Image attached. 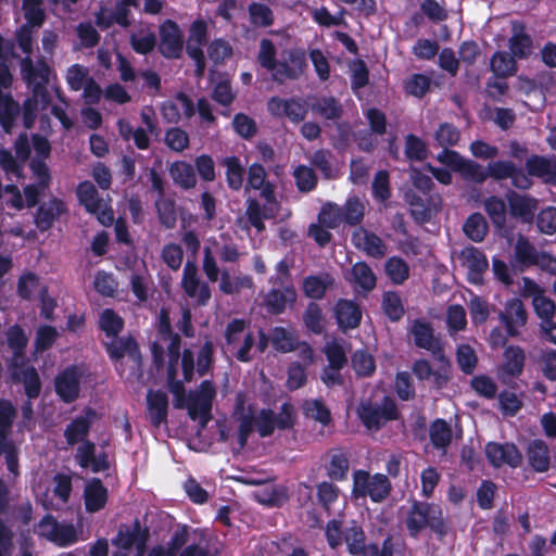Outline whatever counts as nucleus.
Segmentation results:
<instances>
[{
  "label": "nucleus",
  "mask_w": 556,
  "mask_h": 556,
  "mask_svg": "<svg viewBox=\"0 0 556 556\" xmlns=\"http://www.w3.org/2000/svg\"><path fill=\"white\" fill-rule=\"evenodd\" d=\"M295 409L291 404L281 405L279 413L271 409H256L251 400L242 393L237 394L231 421H218L219 439L231 445L233 451H241L252 433L256 430L262 438L271 435L275 429H288L294 425Z\"/></svg>",
  "instance_id": "obj_1"
},
{
  "label": "nucleus",
  "mask_w": 556,
  "mask_h": 556,
  "mask_svg": "<svg viewBox=\"0 0 556 556\" xmlns=\"http://www.w3.org/2000/svg\"><path fill=\"white\" fill-rule=\"evenodd\" d=\"M33 28L34 26L22 25L16 31L17 43L27 55L21 63L22 75L33 91L31 97L24 103L23 122L26 128L33 127L37 113L45 110L49 103L46 89L49 81V66L41 61L34 64L29 58L33 52Z\"/></svg>",
  "instance_id": "obj_2"
},
{
  "label": "nucleus",
  "mask_w": 556,
  "mask_h": 556,
  "mask_svg": "<svg viewBox=\"0 0 556 556\" xmlns=\"http://www.w3.org/2000/svg\"><path fill=\"white\" fill-rule=\"evenodd\" d=\"M248 186L252 189L260 190L261 197L265 203L262 206L255 200H249L247 215L249 222L258 231L264 229V220L280 217L281 219L290 216L289 211L280 213V205L275 198V187L266 181V172L260 164H252L248 172Z\"/></svg>",
  "instance_id": "obj_3"
},
{
  "label": "nucleus",
  "mask_w": 556,
  "mask_h": 556,
  "mask_svg": "<svg viewBox=\"0 0 556 556\" xmlns=\"http://www.w3.org/2000/svg\"><path fill=\"white\" fill-rule=\"evenodd\" d=\"M168 383L169 390L175 396V407L186 406L190 418L198 421L201 428H204L212 417V402L216 395L213 383L208 380L203 381L197 390L189 393L186 401L184 386L176 380V370L173 364L168 368Z\"/></svg>",
  "instance_id": "obj_4"
},
{
  "label": "nucleus",
  "mask_w": 556,
  "mask_h": 556,
  "mask_svg": "<svg viewBox=\"0 0 556 556\" xmlns=\"http://www.w3.org/2000/svg\"><path fill=\"white\" fill-rule=\"evenodd\" d=\"M391 489L389 478L382 473L370 475L365 470L353 473L352 494L356 498L369 496L372 502L380 503L390 495Z\"/></svg>",
  "instance_id": "obj_5"
},
{
  "label": "nucleus",
  "mask_w": 556,
  "mask_h": 556,
  "mask_svg": "<svg viewBox=\"0 0 556 556\" xmlns=\"http://www.w3.org/2000/svg\"><path fill=\"white\" fill-rule=\"evenodd\" d=\"M442 526V510L435 504L416 502L406 518V527L412 535H417L426 527L440 530Z\"/></svg>",
  "instance_id": "obj_6"
},
{
  "label": "nucleus",
  "mask_w": 556,
  "mask_h": 556,
  "mask_svg": "<svg viewBox=\"0 0 556 556\" xmlns=\"http://www.w3.org/2000/svg\"><path fill=\"white\" fill-rule=\"evenodd\" d=\"M215 254H218L223 262L235 263L239 260V251L232 243H220L216 239H208L204 247L203 270L210 281L218 280L219 268L217 266Z\"/></svg>",
  "instance_id": "obj_7"
},
{
  "label": "nucleus",
  "mask_w": 556,
  "mask_h": 556,
  "mask_svg": "<svg viewBox=\"0 0 556 556\" xmlns=\"http://www.w3.org/2000/svg\"><path fill=\"white\" fill-rule=\"evenodd\" d=\"M111 358L116 362V369L123 375L125 372L123 359L129 364L130 375L139 379L141 377V356L136 342L130 339H115L106 345Z\"/></svg>",
  "instance_id": "obj_8"
},
{
  "label": "nucleus",
  "mask_w": 556,
  "mask_h": 556,
  "mask_svg": "<svg viewBox=\"0 0 556 556\" xmlns=\"http://www.w3.org/2000/svg\"><path fill=\"white\" fill-rule=\"evenodd\" d=\"M15 409L11 402L0 400V455L5 454L7 467L10 472L17 475V455L15 445L8 440L11 431Z\"/></svg>",
  "instance_id": "obj_9"
},
{
  "label": "nucleus",
  "mask_w": 556,
  "mask_h": 556,
  "mask_svg": "<svg viewBox=\"0 0 556 556\" xmlns=\"http://www.w3.org/2000/svg\"><path fill=\"white\" fill-rule=\"evenodd\" d=\"M77 197L85 208L97 216L100 224L110 226L114 222L113 210L108 203L98 197V191L92 182L83 181L77 187Z\"/></svg>",
  "instance_id": "obj_10"
},
{
  "label": "nucleus",
  "mask_w": 556,
  "mask_h": 556,
  "mask_svg": "<svg viewBox=\"0 0 556 556\" xmlns=\"http://www.w3.org/2000/svg\"><path fill=\"white\" fill-rule=\"evenodd\" d=\"M306 65L305 54L299 50H286L275 65L271 77L274 80L283 83L288 79L300 77Z\"/></svg>",
  "instance_id": "obj_11"
},
{
  "label": "nucleus",
  "mask_w": 556,
  "mask_h": 556,
  "mask_svg": "<svg viewBox=\"0 0 556 556\" xmlns=\"http://www.w3.org/2000/svg\"><path fill=\"white\" fill-rule=\"evenodd\" d=\"M358 416L367 429L377 430L388 420L396 419L397 409L392 400L384 399L380 406L369 403L362 404L358 408Z\"/></svg>",
  "instance_id": "obj_12"
},
{
  "label": "nucleus",
  "mask_w": 556,
  "mask_h": 556,
  "mask_svg": "<svg viewBox=\"0 0 556 556\" xmlns=\"http://www.w3.org/2000/svg\"><path fill=\"white\" fill-rule=\"evenodd\" d=\"M521 290L525 296L532 299V305L538 317L543 321L553 319L555 303L545 295L544 290L532 279L522 278Z\"/></svg>",
  "instance_id": "obj_13"
},
{
  "label": "nucleus",
  "mask_w": 556,
  "mask_h": 556,
  "mask_svg": "<svg viewBox=\"0 0 556 556\" xmlns=\"http://www.w3.org/2000/svg\"><path fill=\"white\" fill-rule=\"evenodd\" d=\"M38 533L60 546H66L77 541L76 531L72 525L59 523L50 516L39 522Z\"/></svg>",
  "instance_id": "obj_14"
},
{
  "label": "nucleus",
  "mask_w": 556,
  "mask_h": 556,
  "mask_svg": "<svg viewBox=\"0 0 556 556\" xmlns=\"http://www.w3.org/2000/svg\"><path fill=\"white\" fill-rule=\"evenodd\" d=\"M508 213L521 223H532L539 208V200L529 194L510 191L506 194Z\"/></svg>",
  "instance_id": "obj_15"
},
{
  "label": "nucleus",
  "mask_w": 556,
  "mask_h": 556,
  "mask_svg": "<svg viewBox=\"0 0 556 556\" xmlns=\"http://www.w3.org/2000/svg\"><path fill=\"white\" fill-rule=\"evenodd\" d=\"M181 287L185 293L199 305H205L211 298L208 286L201 281L197 266L191 262L186 263L184 267Z\"/></svg>",
  "instance_id": "obj_16"
},
{
  "label": "nucleus",
  "mask_w": 556,
  "mask_h": 556,
  "mask_svg": "<svg viewBox=\"0 0 556 556\" xmlns=\"http://www.w3.org/2000/svg\"><path fill=\"white\" fill-rule=\"evenodd\" d=\"M149 538V532L142 529L139 523L134 527H121L113 544L118 549L129 551L135 547L136 556H143Z\"/></svg>",
  "instance_id": "obj_17"
},
{
  "label": "nucleus",
  "mask_w": 556,
  "mask_h": 556,
  "mask_svg": "<svg viewBox=\"0 0 556 556\" xmlns=\"http://www.w3.org/2000/svg\"><path fill=\"white\" fill-rule=\"evenodd\" d=\"M207 24L202 20L194 21L189 29L187 41L188 54L194 60L197 65V75L201 76L204 72L205 62L202 51V45L206 41Z\"/></svg>",
  "instance_id": "obj_18"
},
{
  "label": "nucleus",
  "mask_w": 556,
  "mask_h": 556,
  "mask_svg": "<svg viewBox=\"0 0 556 556\" xmlns=\"http://www.w3.org/2000/svg\"><path fill=\"white\" fill-rule=\"evenodd\" d=\"M498 317L509 337H517L527 324V312L519 299L507 301Z\"/></svg>",
  "instance_id": "obj_19"
},
{
  "label": "nucleus",
  "mask_w": 556,
  "mask_h": 556,
  "mask_svg": "<svg viewBox=\"0 0 556 556\" xmlns=\"http://www.w3.org/2000/svg\"><path fill=\"white\" fill-rule=\"evenodd\" d=\"M344 279L357 293H368L375 289L377 278L372 269L365 262H357L343 274Z\"/></svg>",
  "instance_id": "obj_20"
},
{
  "label": "nucleus",
  "mask_w": 556,
  "mask_h": 556,
  "mask_svg": "<svg viewBox=\"0 0 556 556\" xmlns=\"http://www.w3.org/2000/svg\"><path fill=\"white\" fill-rule=\"evenodd\" d=\"M485 454L489 462L495 467L508 465L515 468L520 466L522 462L521 453L517 446L511 443H488L485 446Z\"/></svg>",
  "instance_id": "obj_21"
},
{
  "label": "nucleus",
  "mask_w": 556,
  "mask_h": 556,
  "mask_svg": "<svg viewBox=\"0 0 556 556\" xmlns=\"http://www.w3.org/2000/svg\"><path fill=\"white\" fill-rule=\"evenodd\" d=\"M83 372L77 367H70L61 371L54 381L56 394L64 402L75 401L80 391V379Z\"/></svg>",
  "instance_id": "obj_22"
},
{
  "label": "nucleus",
  "mask_w": 556,
  "mask_h": 556,
  "mask_svg": "<svg viewBox=\"0 0 556 556\" xmlns=\"http://www.w3.org/2000/svg\"><path fill=\"white\" fill-rule=\"evenodd\" d=\"M459 260L462 266L467 270L469 281L480 285L482 282V275L489 267L484 254L473 247H468L460 252Z\"/></svg>",
  "instance_id": "obj_23"
},
{
  "label": "nucleus",
  "mask_w": 556,
  "mask_h": 556,
  "mask_svg": "<svg viewBox=\"0 0 556 556\" xmlns=\"http://www.w3.org/2000/svg\"><path fill=\"white\" fill-rule=\"evenodd\" d=\"M352 241L356 249L374 258H381L388 252L384 241L363 227L353 232Z\"/></svg>",
  "instance_id": "obj_24"
},
{
  "label": "nucleus",
  "mask_w": 556,
  "mask_h": 556,
  "mask_svg": "<svg viewBox=\"0 0 556 556\" xmlns=\"http://www.w3.org/2000/svg\"><path fill=\"white\" fill-rule=\"evenodd\" d=\"M160 50L166 58H178L182 51L184 40L178 25L172 21L160 27Z\"/></svg>",
  "instance_id": "obj_25"
},
{
  "label": "nucleus",
  "mask_w": 556,
  "mask_h": 556,
  "mask_svg": "<svg viewBox=\"0 0 556 556\" xmlns=\"http://www.w3.org/2000/svg\"><path fill=\"white\" fill-rule=\"evenodd\" d=\"M161 113L167 123L176 124L181 118H189L193 115V102L185 93L180 92L162 104Z\"/></svg>",
  "instance_id": "obj_26"
},
{
  "label": "nucleus",
  "mask_w": 556,
  "mask_h": 556,
  "mask_svg": "<svg viewBox=\"0 0 556 556\" xmlns=\"http://www.w3.org/2000/svg\"><path fill=\"white\" fill-rule=\"evenodd\" d=\"M268 111L278 117H288L291 122L299 123L306 115L305 106L296 100L271 98L267 104Z\"/></svg>",
  "instance_id": "obj_27"
},
{
  "label": "nucleus",
  "mask_w": 556,
  "mask_h": 556,
  "mask_svg": "<svg viewBox=\"0 0 556 556\" xmlns=\"http://www.w3.org/2000/svg\"><path fill=\"white\" fill-rule=\"evenodd\" d=\"M37 182L24 188L27 206L33 207L37 204L39 195L49 186L50 176L47 166L40 160H33L30 163Z\"/></svg>",
  "instance_id": "obj_28"
},
{
  "label": "nucleus",
  "mask_w": 556,
  "mask_h": 556,
  "mask_svg": "<svg viewBox=\"0 0 556 556\" xmlns=\"http://www.w3.org/2000/svg\"><path fill=\"white\" fill-rule=\"evenodd\" d=\"M527 459L534 471H547L551 465L549 448L547 444L540 439L532 440L527 447Z\"/></svg>",
  "instance_id": "obj_29"
},
{
  "label": "nucleus",
  "mask_w": 556,
  "mask_h": 556,
  "mask_svg": "<svg viewBox=\"0 0 556 556\" xmlns=\"http://www.w3.org/2000/svg\"><path fill=\"white\" fill-rule=\"evenodd\" d=\"M336 317L340 328L354 329L361 324L359 306L351 300H340L336 305Z\"/></svg>",
  "instance_id": "obj_30"
},
{
  "label": "nucleus",
  "mask_w": 556,
  "mask_h": 556,
  "mask_svg": "<svg viewBox=\"0 0 556 556\" xmlns=\"http://www.w3.org/2000/svg\"><path fill=\"white\" fill-rule=\"evenodd\" d=\"M526 165L529 175L539 177L545 182L556 185V159L532 156L527 161Z\"/></svg>",
  "instance_id": "obj_31"
},
{
  "label": "nucleus",
  "mask_w": 556,
  "mask_h": 556,
  "mask_svg": "<svg viewBox=\"0 0 556 556\" xmlns=\"http://www.w3.org/2000/svg\"><path fill=\"white\" fill-rule=\"evenodd\" d=\"M86 509L96 513L102 509L108 502V490L99 479L87 482L84 491Z\"/></svg>",
  "instance_id": "obj_32"
},
{
  "label": "nucleus",
  "mask_w": 556,
  "mask_h": 556,
  "mask_svg": "<svg viewBox=\"0 0 556 556\" xmlns=\"http://www.w3.org/2000/svg\"><path fill=\"white\" fill-rule=\"evenodd\" d=\"M76 458L81 467L90 468L94 472L104 470L109 466L106 456L103 454L96 455L94 445L89 441L79 445Z\"/></svg>",
  "instance_id": "obj_33"
},
{
  "label": "nucleus",
  "mask_w": 556,
  "mask_h": 556,
  "mask_svg": "<svg viewBox=\"0 0 556 556\" xmlns=\"http://www.w3.org/2000/svg\"><path fill=\"white\" fill-rule=\"evenodd\" d=\"M65 212L66 205L62 200L51 199L38 208L36 224L40 229L47 230Z\"/></svg>",
  "instance_id": "obj_34"
},
{
  "label": "nucleus",
  "mask_w": 556,
  "mask_h": 556,
  "mask_svg": "<svg viewBox=\"0 0 556 556\" xmlns=\"http://www.w3.org/2000/svg\"><path fill=\"white\" fill-rule=\"evenodd\" d=\"M511 37L509 39V49L514 58L525 59L532 51V40L525 31V26L519 22L511 24Z\"/></svg>",
  "instance_id": "obj_35"
},
{
  "label": "nucleus",
  "mask_w": 556,
  "mask_h": 556,
  "mask_svg": "<svg viewBox=\"0 0 556 556\" xmlns=\"http://www.w3.org/2000/svg\"><path fill=\"white\" fill-rule=\"evenodd\" d=\"M334 283V279L329 274L318 276H308L303 281V291L306 296L312 299H321L326 291Z\"/></svg>",
  "instance_id": "obj_36"
},
{
  "label": "nucleus",
  "mask_w": 556,
  "mask_h": 556,
  "mask_svg": "<svg viewBox=\"0 0 556 556\" xmlns=\"http://www.w3.org/2000/svg\"><path fill=\"white\" fill-rule=\"evenodd\" d=\"M147 400L150 419L153 425L159 426L167 417V396L161 391H150Z\"/></svg>",
  "instance_id": "obj_37"
},
{
  "label": "nucleus",
  "mask_w": 556,
  "mask_h": 556,
  "mask_svg": "<svg viewBox=\"0 0 556 556\" xmlns=\"http://www.w3.org/2000/svg\"><path fill=\"white\" fill-rule=\"evenodd\" d=\"M526 355L519 346H508L504 352L503 371L511 377L519 376L525 367Z\"/></svg>",
  "instance_id": "obj_38"
},
{
  "label": "nucleus",
  "mask_w": 556,
  "mask_h": 556,
  "mask_svg": "<svg viewBox=\"0 0 556 556\" xmlns=\"http://www.w3.org/2000/svg\"><path fill=\"white\" fill-rule=\"evenodd\" d=\"M169 174L174 182L185 189L193 188L197 184V176L193 167L185 161H177L173 163L169 167Z\"/></svg>",
  "instance_id": "obj_39"
},
{
  "label": "nucleus",
  "mask_w": 556,
  "mask_h": 556,
  "mask_svg": "<svg viewBox=\"0 0 556 556\" xmlns=\"http://www.w3.org/2000/svg\"><path fill=\"white\" fill-rule=\"evenodd\" d=\"M410 332L414 337L415 343L419 348H422V349H426V350L432 351V352H435V350H438L439 342L434 338L433 330L428 324L421 323V321H415L414 325L412 326Z\"/></svg>",
  "instance_id": "obj_40"
},
{
  "label": "nucleus",
  "mask_w": 556,
  "mask_h": 556,
  "mask_svg": "<svg viewBox=\"0 0 556 556\" xmlns=\"http://www.w3.org/2000/svg\"><path fill=\"white\" fill-rule=\"evenodd\" d=\"M155 43V35L148 26H141L138 30L131 33L130 45L137 53L146 54L152 51Z\"/></svg>",
  "instance_id": "obj_41"
},
{
  "label": "nucleus",
  "mask_w": 556,
  "mask_h": 556,
  "mask_svg": "<svg viewBox=\"0 0 556 556\" xmlns=\"http://www.w3.org/2000/svg\"><path fill=\"white\" fill-rule=\"evenodd\" d=\"M311 110L314 114L327 119H336L341 116V106L331 97H321L311 103Z\"/></svg>",
  "instance_id": "obj_42"
},
{
  "label": "nucleus",
  "mask_w": 556,
  "mask_h": 556,
  "mask_svg": "<svg viewBox=\"0 0 556 556\" xmlns=\"http://www.w3.org/2000/svg\"><path fill=\"white\" fill-rule=\"evenodd\" d=\"M20 114V105L10 94L0 93V123L5 131H10L16 116Z\"/></svg>",
  "instance_id": "obj_43"
},
{
  "label": "nucleus",
  "mask_w": 556,
  "mask_h": 556,
  "mask_svg": "<svg viewBox=\"0 0 556 556\" xmlns=\"http://www.w3.org/2000/svg\"><path fill=\"white\" fill-rule=\"evenodd\" d=\"M464 232L472 241H482L488 233L485 218L479 213L471 214L464 224Z\"/></svg>",
  "instance_id": "obj_44"
},
{
  "label": "nucleus",
  "mask_w": 556,
  "mask_h": 556,
  "mask_svg": "<svg viewBox=\"0 0 556 556\" xmlns=\"http://www.w3.org/2000/svg\"><path fill=\"white\" fill-rule=\"evenodd\" d=\"M92 417L93 414H87L86 416L76 418L68 425L65 435L70 444H75L84 440L89 431Z\"/></svg>",
  "instance_id": "obj_45"
},
{
  "label": "nucleus",
  "mask_w": 556,
  "mask_h": 556,
  "mask_svg": "<svg viewBox=\"0 0 556 556\" xmlns=\"http://www.w3.org/2000/svg\"><path fill=\"white\" fill-rule=\"evenodd\" d=\"M484 208L493 224L500 228L506 224L507 207L503 199L490 197L484 201Z\"/></svg>",
  "instance_id": "obj_46"
},
{
  "label": "nucleus",
  "mask_w": 556,
  "mask_h": 556,
  "mask_svg": "<svg viewBox=\"0 0 556 556\" xmlns=\"http://www.w3.org/2000/svg\"><path fill=\"white\" fill-rule=\"evenodd\" d=\"M22 10L26 20L25 25L34 27L42 25L46 17L42 0H23Z\"/></svg>",
  "instance_id": "obj_47"
},
{
  "label": "nucleus",
  "mask_w": 556,
  "mask_h": 556,
  "mask_svg": "<svg viewBox=\"0 0 556 556\" xmlns=\"http://www.w3.org/2000/svg\"><path fill=\"white\" fill-rule=\"evenodd\" d=\"M491 70L496 76L507 77L516 73L517 66L514 56L506 52H496L491 59Z\"/></svg>",
  "instance_id": "obj_48"
},
{
  "label": "nucleus",
  "mask_w": 556,
  "mask_h": 556,
  "mask_svg": "<svg viewBox=\"0 0 556 556\" xmlns=\"http://www.w3.org/2000/svg\"><path fill=\"white\" fill-rule=\"evenodd\" d=\"M539 252L533 244L525 237L520 236L515 245L516 262L522 266L534 265Z\"/></svg>",
  "instance_id": "obj_49"
},
{
  "label": "nucleus",
  "mask_w": 556,
  "mask_h": 556,
  "mask_svg": "<svg viewBox=\"0 0 556 556\" xmlns=\"http://www.w3.org/2000/svg\"><path fill=\"white\" fill-rule=\"evenodd\" d=\"M387 276L395 285H402L409 275V267L406 262L400 257L388 258L384 265Z\"/></svg>",
  "instance_id": "obj_50"
},
{
  "label": "nucleus",
  "mask_w": 556,
  "mask_h": 556,
  "mask_svg": "<svg viewBox=\"0 0 556 556\" xmlns=\"http://www.w3.org/2000/svg\"><path fill=\"white\" fill-rule=\"evenodd\" d=\"M296 293L292 287H286L282 291L271 290L267 294V305L275 312H281L288 303L295 301Z\"/></svg>",
  "instance_id": "obj_51"
},
{
  "label": "nucleus",
  "mask_w": 556,
  "mask_h": 556,
  "mask_svg": "<svg viewBox=\"0 0 556 556\" xmlns=\"http://www.w3.org/2000/svg\"><path fill=\"white\" fill-rule=\"evenodd\" d=\"M252 333L247 330L245 321L242 319H233L226 327V351L238 345L247 336Z\"/></svg>",
  "instance_id": "obj_52"
},
{
  "label": "nucleus",
  "mask_w": 556,
  "mask_h": 556,
  "mask_svg": "<svg viewBox=\"0 0 556 556\" xmlns=\"http://www.w3.org/2000/svg\"><path fill=\"white\" fill-rule=\"evenodd\" d=\"M270 341L274 348L282 353L295 351V343H298L293 333L282 327L273 330Z\"/></svg>",
  "instance_id": "obj_53"
},
{
  "label": "nucleus",
  "mask_w": 556,
  "mask_h": 556,
  "mask_svg": "<svg viewBox=\"0 0 556 556\" xmlns=\"http://www.w3.org/2000/svg\"><path fill=\"white\" fill-rule=\"evenodd\" d=\"M365 203L357 197L349 198L342 211L343 219L350 225L359 224L365 215Z\"/></svg>",
  "instance_id": "obj_54"
},
{
  "label": "nucleus",
  "mask_w": 556,
  "mask_h": 556,
  "mask_svg": "<svg viewBox=\"0 0 556 556\" xmlns=\"http://www.w3.org/2000/svg\"><path fill=\"white\" fill-rule=\"evenodd\" d=\"M89 70L80 64H74L66 71L65 79L70 88L79 91L91 79Z\"/></svg>",
  "instance_id": "obj_55"
},
{
  "label": "nucleus",
  "mask_w": 556,
  "mask_h": 556,
  "mask_svg": "<svg viewBox=\"0 0 556 556\" xmlns=\"http://www.w3.org/2000/svg\"><path fill=\"white\" fill-rule=\"evenodd\" d=\"M164 142L174 152L185 151L190 143L189 135L181 128L172 127L166 130Z\"/></svg>",
  "instance_id": "obj_56"
},
{
  "label": "nucleus",
  "mask_w": 556,
  "mask_h": 556,
  "mask_svg": "<svg viewBox=\"0 0 556 556\" xmlns=\"http://www.w3.org/2000/svg\"><path fill=\"white\" fill-rule=\"evenodd\" d=\"M352 367L359 377H367L374 374L376 364L374 357L366 351H356L352 356Z\"/></svg>",
  "instance_id": "obj_57"
},
{
  "label": "nucleus",
  "mask_w": 556,
  "mask_h": 556,
  "mask_svg": "<svg viewBox=\"0 0 556 556\" xmlns=\"http://www.w3.org/2000/svg\"><path fill=\"white\" fill-rule=\"evenodd\" d=\"M249 14L251 23L257 27H268L274 22L273 11L263 3L250 4Z\"/></svg>",
  "instance_id": "obj_58"
},
{
  "label": "nucleus",
  "mask_w": 556,
  "mask_h": 556,
  "mask_svg": "<svg viewBox=\"0 0 556 556\" xmlns=\"http://www.w3.org/2000/svg\"><path fill=\"white\" fill-rule=\"evenodd\" d=\"M325 354L333 369H341L346 363L345 350L341 342L332 340L325 345Z\"/></svg>",
  "instance_id": "obj_59"
},
{
  "label": "nucleus",
  "mask_w": 556,
  "mask_h": 556,
  "mask_svg": "<svg viewBox=\"0 0 556 556\" xmlns=\"http://www.w3.org/2000/svg\"><path fill=\"white\" fill-rule=\"evenodd\" d=\"M458 173L467 180L481 184L488 178V167L464 159Z\"/></svg>",
  "instance_id": "obj_60"
},
{
  "label": "nucleus",
  "mask_w": 556,
  "mask_h": 556,
  "mask_svg": "<svg viewBox=\"0 0 556 556\" xmlns=\"http://www.w3.org/2000/svg\"><path fill=\"white\" fill-rule=\"evenodd\" d=\"M430 438L435 447H445L452 439L451 427L444 420H435L430 428Z\"/></svg>",
  "instance_id": "obj_61"
},
{
  "label": "nucleus",
  "mask_w": 556,
  "mask_h": 556,
  "mask_svg": "<svg viewBox=\"0 0 556 556\" xmlns=\"http://www.w3.org/2000/svg\"><path fill=\"white\" fill-rule=\"evenodd\" d=\"M382 307L391 320H399L404 314V307L400 295L395 292H386L382 299Z\"/></svg>",
  "instance_id": "obj_62"
},
{
  "label": "nucleus",
  "mask_w": 556,
  "mask_h": 556,
  "mask_svg": "<svg viewBox=\"0 0 556 556\" xmlns=\"http://www.w3.org/2000/svg\"><path fill=\"white\" fill-rule=\"evenodd\" d=\"M100 327L108 334L115 337L123 329V319L112 309H104L100 315Z\"/></svg>",
  "instance_id": "obj_63"
},
{
  "label": "nucleus",
  "mask_w": 556,
  "mask_h": 556,
  "mask_svg": "<svg viewBox=\"0 0 556 556\" xmlns=\"http://www.w3.org/2000/svg\"><path fill=\"white\" fill-rule=\"evenodd\" d=\"M343 220L342 210L336 204L325 205L318 215V223L331 229L337 228Z\"/></svg>",
  "instance_id": "obj_64"
}]
</instances>
